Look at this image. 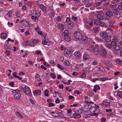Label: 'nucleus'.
<instances>
[{
    "mask_svg": "<svg viewBox=\"0 0 122 122\" xmlns=\"http://www.w3.org/2000/svg\"><path fill=\"white\" fill-rule=\"evenodd\" d=\"M32 11L33 12V14L35 16L33 15L31 16L32 19L35 21H37L38 20V18H39L40 16V12L36 10H33Z\"/></svg>",
    "mask_w": 122,
    "mask_h": 122,
    "instance_id": "obj_1",
    "label": "nucleus"
},
{
    "mask_svg": "<svg viewBox=\"0 0 122 122\" xmlns=\"http://www.w3.org/2000/svg\"><path fill=\"white\" fill-rule=\"evenodd\" d=\"M89 50L90 52L91 53H92V52H94L95 55H97L99 51V49L98 47L95 46V47L94 48L93 46L92 45H90L89 46Z\"/></svg>",
    "mask_w": 122,
    "mask_h": 122,
    "instance_id": "obj_2",
    "label": "nucleus"
},
{
    "mask_svg": "<svg viewBox=\"0 0 122 122\" xmlns=\"http://www.w3.org/2000/svg\"><path fill=\"white\" fill-rule=\"evenodd\" d=\"M74 36L75 38L77 40H79L83 36L82 34L78 31H75L74 33Z\"/></svg>",
    "mask_w": 122,
    "mask_h": 122,
    "instance_id": "obj_3",
    "label": "nucleus"
},
{
    "mask_svg": "<svg viewBox=\"0 0 122 122\" xmlns=\"http://www.w3.org/2000/svg\"><path fill=\"white\" fill-rule=\"evenodd\" d=\"M81 39L79 40L81 44H84L87 43L88 40L87 37L83 36Z\"/></svg>",
    "mask_w": 122,
    "mask_h": 122,
    "instance_id": "obj_4",
    "label": "nucleus"
},
{
    "mask_svg": "<svg viewBox=\"0 0 122 122\" xmlns=\"http://www.w3.org/2000/svg\"><path fill=\"white\" fill-rule=\"evenodd\" d=\"M99 54L101 56L105 57L107 55V52L105 49H102L100 50Z\"/></svg>",
    "mask_w": 122,
    "mask_h": 122,
    "instance_id": "obj_5",
    "label": "nucleus"
},
{
    "mask_svg": "<svg viewBox=\"0 0 122 122\" xmlns=\"http://www.w3.org/2000/svg\"><path fill=\"white\" fill-rule=\"evenodd\" d=\"M72 52L71 49L70 48H68L65 50L64 53L65 55L67 57L69 56V55L72 53Z\"/></svg>",
    "mask_w": 122,
    "mask_h": 122,
    "instance_id": "obj_6",
    "label": "nucleus"
},
{
    "mask_svg": "<svg viewBox=\"0 0 122 122\" xmlns=\"http://www.w3.org/2000/svg\"><path fill=\"white\" fill-rule=\"evenodd\" d=\"M100 37L102 39H104L108 36L107 33L105 31H102L100 33Z\"/></svg>",
    "mask_w": 122,
    "mask_h": 122,
    "instance_id": "obj_7",
    "label": "nucleus"
},
{
    "mask_svg": "<svg viewBox=\"0 0 122 122\" xmlns=\"http://www.w3.org/2000/svg\"><path fill=\"white\" fill-rule=\"evenodd\" d=\"M110 100H104L102 103V106H109L110 105Z\"/></svg>",
    "mask_w": 122,
    "mask_h": 122,
    "instance_id": "obj_8",
    "label": "nucleus"
},
{
    "mask_svg": "<svg viewBox=\"0 0 122 122\" xmlns=\"http://www.w3.org/2000/svg\"><path fill=\"white\" fill-rule=\"evenodd\" d=\"M24 89L25 90H24V92H25L26 94L29 95L30 94L31 92V90L29 87L26 86L25 88Z\"/></svg>",
    "mask_w": 122,
    "mask_h": 122,
    "instance_id": "obj_9",
    "label": "nucleus"
},
{
    "mask_svg": "<svg viewBox=\"0 0 122 122\" xmlns=\"http://www.w3.org/2000/svg\"><path fill=\"white\" fill-rule=\"evenodd\" d=\"M81 55V53L80 52L78 51H76L74 53L75 57L77 59H80Z\"/></svg>",
    "mask_w": 122,
    "mask_h": 122,
    "instance_id": "obj_10",
    "label": "nucleus"
},
{
    "mask_svg": "<svg viewBox=\"0 0 122 122\" xmlns=\"http://www.w3.org/2000/svg\"><path fill=\"white\" fill-rule=\"evenodd\" d=\"M64 38L65 40L67 42L71 40L70 36L69 34H66L64 36Z\"/></svg>",
    "mask_w": 122,
    "mask_h": 122,
    "instance_id": "obj_11",
    "label": "nucleus"
},
{
    "mask_svg": "<svg viewBox=\"0 0 122 122\" xmlns=\"http://www.w3.org/2000/svg\"><path fill=\"white\" fill-rule=\"evenodd\" d=\"M89 110L91 113H95V112H96L95 110H97L96 107L94 106L91 107L90 108ZM96 112H97V111H96Z\"/></svg>",
    "mask_w": 122,
    "mask_h": 122,
    "instance_id": "obj_12",
    "label": "nucleus"
},
{
    "mask_svg": "<svg viewBox=\"0 0 122 122\" xmlns=\"http://www.w3.org/2000/svg\"><path fill=\"white\" fill-rule=\"evenodd\" d=\"M97 67L98 71H100L103 72H105V70L104 69L103 66L101 65L98 66Z\"/></svg>",
    "mask_w": 122,
    "mask_h": 122,
    "instance_id": "obj_13",
    "label": "nucleus"
},
{
    "mask_svg": "<svg viewBox=\"0 0 122 122\" xmlns=\"http://www.w3.org/2000/svg\"><path fill=\"white\" fill-rule=\"evenodd\" d=\"M98 115V113H91L90 114H87L86 116L85 117V118H87L88 117H90V116H97Z\"/></svg>",
    "mask_w": 122,
    "mask_h": 122,
    "instance_id": "obj_14",
    "label": "nucleus"
},
{
    "mask_svg": "<svg viewBox=\"0 0 122 122\" xmlns=\"http://www.w3.org/2000/svg\"><path fill=\"white\" fill-rule=\"evenodd\" d=\"M106 15L107 17H111L113 15L112 12L110 11H108L106 13Z\"/></svg>",
    "mask_w": 122,
    "mask_h": 122,
    "instance_id": "obj_15",
    "label": "nucleus"
},
{
    "mask_svg": "<svg viewBox=\"0 0 122 122\" xmlns=\"http://www.w3.org/2000/svg\"><path fill=\"white\" fill-rule=\"evenodd\" d=\"M89 58V55L86 53H85L83 55V59L84 61H85L88 60Z\"/></svg>",
    "mask_w": 122,
    "mask_h": 122,
    "instance_id": "obj_16",
    "label": "nucleus"
},
{
    "mask_svg": "<svg viewBox=\"0 0 122 122\" xmlns=\"http://www.w3.org/2000/svg\"><path fill=\"white\" fill-rule=\"evenodd\" d=\"M105 38L104 39L106 42H108L111 41V37L110 36L108 35L107 37Z\"/></svg>",
    "mask_w": 122,
    "mask_h": 122,
    "instance_id": "obj_17",
    "label": "nucleus"
},
{
    "mask_svg": "<svg viewBox=\"0 0 122 122\" xmlns=\"http://www.w3.org/2000/svg\"><path fill=\"white\" fill-rule=\"evenodd\" d=\"M7 34L4 32H2L1 34V37L4 39H5L7 37Z\"/></svg>",
    "mask_w": 122,
    "mask_h": 122,
    "instance_id": "obj_18",
    "label": "nucleus"
},
{
    "mask_svg": "<svg viewBox=\"0 0 122 122\" xmlns=\"http://www.w3.org/2000/svg\"><path fill=\"white\" fill-rule=\"evenodd\" d=\"M116 17L118 18L120 17H122V13L120 12H119L115 14Z\"/></svg>",
    "mask_w": 122,
    "mask_h": 122,
    "instance_id": "obj_19",
    "label": "nucleus"
},
{
    "mask_svg": "<svg viewBox=\"0 0 122 122\" xmlns=\"http://www.w3.org/2000/svg\"><path fill=\"white\" fill-rule=\"evenodd\" d=\"M41 90L39 89L35 90L34 91V95H39L41 94Z\"/></svg>",
    "mask_w": 122,
    "mask_h": 122,
    "instance_id": "obj_20",
    "label": "nucleus"
},
{
    "mask_svg": "<svg viewBox=\"0 0 122 122\" xmlns=\"http://www.w3.org/2000/svg\"><path fill=\"white\" fill-rule=\"evenodd\" d=\"M39 7L43 11L45 10L46 9V7L42 4L40 5Z\"/></svg>",
    "mask_w": 122,
    "mask_h": 122,
    "instance_id": "obj_21",
    "label": "nucleus"
},
{
    "mask_svg": "<svg viewBox=\"0 0 122 122\" xmlns=\"http://www.w3.org/2000/svg\"><path fill=\"white\" fill-rule=\"evenodd\" d=\"M100 20H96L94 21V23L96 25H99L101 23Z\"/></svg>",
    "mask_w": 122,
    "mask_h": 122,
    "instance_id": "obj_22",
    "label": "nucleus"
},
{
    "mask_svg": "<svg viewBox=\"0 0 122 122\" xmlns=\"http://www.w3.org/2000/svg\"><path fill=\"white\" fill-rule=\"evenodd\" d=\"M58 116H59L62 118H65L66 117L64 116V114H63L61 112H59V114Z\"/></svg>",
    "mask_w": 122,
    "mask_h": 122,
    "instance_id": "obj_23",
    "label": "nucleus"
},
{
    "mask_svg": "<svg viewBox=\"0 0 122 122\" xmlns=\"http://www.w3.org/2000/svg\"><path fill=\"white\" fill-rule=\"evenodd\" d=\"M55 13L54 12H52L49 14V16L50 18H53L55 16Z\"/></svg>",
    "mask_w": 122,
    "mask_h": 122,
    "instance_id": "obj_24",
    "label": "nucleus"
},
{
    "mask_svg": "<svg viewBox=\"0 0 122 122\" xmlns=\"http://www.w3.org/2000/svg\"><path fill=\"white\" fill-rule=\"evenodd\" d=\"M25 85H23L20 87L19 89L21 91L24 92L25 90L24 89L25 88Z\"/></svg>",
    "mask_w": 122,
    "mask_h": 122,
    "instance_id": "obj_25",
    "label": "nucleus"
},
{
    "mask_svg": "<svg viewBox=\"0 0 122 122\" xmlns=\"http://www.w3.org/2000/svg\"><path fill=\"white\" fill-rule=\"evenodd\" d=\"M73 116L74 117L77 118H80L81 117V115L76 113L74 114Z\"/></svg>",
    "mask_w": 122,
    "mask_h": 122,
    "instance_id": "obj_26",
    "label": "nucleus"
},
{
    "mask_svg": "<svg viewBox=\"0 0 122 122\" xmlns=\"http://www.w3.org/2000/svg\"><path fill=\"white\" fill-rule=\"evenodd\" d=\"M97 18L100 20H102L103 19V16L100 14H97Z\"/></svg>",
    "mask_w": 122,
    "mask_h": 122,
    "instance_id": "obj_27",
    "label": "nucleus"
},
{
    "mask_svg": "<svg viewBox=\"0 0 122 122\" xmlns=\"http://www.w3.org/2000/svg\"><path fill=\"white\" fill-rule=\"evenodd\" d=\"M20 97V95L19 93L16 94L15 96L14 97L16 99H18Z\"/></svg>",
    "mask_w": 122,
    "mask_h": 122,
    "instance_id": "obj_28",
    "label": "nucleus"
},
{
    "mask_svg": "<svg viewBox=\"0 0 122 122\" xmlns=\"http://www.w3.org/2000/svg\"><path fill=\"white\" fill-rule=\"evenodd\" d=\"M113 48L114 50L117 51L121 49V47L117 46V45L113 47Z\"/></svg>",
    "mask_w": 122,
    "mask_h": 122,
    "instance_id": "obj_29",
    "label": "nucleus"
},
{
    "mask_svg": "<svg viewBox=\"0 0 122 122\" xmlns=\"http://www.w3.org/2000/svg\"><path fill=\"white\" fill-rule=\"evenodd\" d=\"M4 47L5 49H8L9 50H10L11 48V47L10 46H9L8 45H5Z\"/></svg>",
    "mask_w": 122,
    "mask_h": 122,
    "instance_id": "obj_30",
    "label": "nucleus"
},
{
    "mask_svg": "<svg viewBox=\"0 0 122 122\" xmlns=\"http://www.w3.org/2000/svg\"><path fill=\"white\" fill-rule=\"evenodd\" d=\"M117 95V96L122 98V92L118 91Z\"/></svg>",
    "mask_w": 122,
    "mask_h": 122,
    "instance_id": "obj_31",
    "label": "nucleus"
},
{
    "mask_svg": "<svg viewBox=\"0 0 122 122\" xmlns=\"http://www.w3.org/2000/svg\"><path fill=\"white\" fill-rule=\"evenodd\" d=\"M116 61L117 64L122 65V60H121L119 59H118L116 60Z\"/></svg>",
    "mask_w": 122,
    "mask_h": 122,
    "instance_id": "obj_32",
    "label": "nucleus"
},
{
    "mask_svg": "<svg viewBox=\"0 0 122 122\" xmlns=\"http://www.w3.org/2000/svg\"><path fill=\"white\" fill-rule=\"evenodd\" d=\"M111 45L112 46H115L117 45V43L116 42L112 41L111 43Z\"/></svg>",
    "mask_w": 122,
    "mask_h": 122,
    "instance_id": "obj_33",
    "label": "nucleus"
},
{
    "mask_svg": "<svg viewBox=\"0 0 122 122\" xmlns=\"http://www.w3.org/2000/svg\"><path fill=\"white\" fill-rule=\"evenodd\" d=\"M59 114V112H54V114H52V115L54 117H58Z\"/></svg>",
    "mask_w": 122,
    "mask_h": 122,
    "instance_id": "obj_34",
    "label": "nucleus"
},
{
    "mask_svg": "<svg viewBox=\"0 0 122 122\" xmlns=\"http://www.w3.org/2000/svg\"><path fill=\"white\" fill-rule=\"evenodd\" d=\"M94 88L96 90H98L100 89V87L98 85H95Z\"/></svg>",
    "mask_w": 122,
    "mask_h": 122,
    "instance_id": "obj_35",
    "label": "nucleus"
},
{
    "mask_svg": "<svg viewBox=\"0 0 122 122\" xmlns=\"http://www.w3.org/2000/svg\"><path fill=\"white\" fill-rule=\"evenodd\" d=\"M113 12L114 14L117 13L119 11L118 10L117 8H116L115 9H112Z\"/></svg>",
    "mask_w": 122,
    "mask_h": 122,
    "instance_id": "obj_36",
    "label": "nucleus"
},
{
    "mask_svg": "<svg viewBox=\"0 0 122 122\" xmlns=\"http://www.w3.org/2000/svg\"><path fill=\"white\" fill-rule=\"evenodd\" d=\"M50 75L52 78L53 79H55L56 78V76L53 73H51L50 74Z\"/></svg>",
    "mask_w": 122,
    "mask_h": 122,
    "instance_id": "obj_37",
    "label": "nucleus"
},
{
    "mask_svg": "<svg viewBox=\"0 0 122 122\" xmlns=\"http://www.w3.org/2000/svg\"><path fill=\"white\" fill-rule=\"evenodd\" d=\"M16 115L18 116V117H20L21 118H23V117L21 115V114L20 113L18 112H15Z\"/></svg>",
    "mask_w": 122,
    "mask_h": 122,
    "instance_id": "obj_38",
    "label": "nucleus"
},
{
    "mask_svg": "<svg viewBox=\"0 0 122 122\" xmlns=\"http://www.w3.org/2000/svg\"><path fill=\"white\" fill-rule=\"evenodd\" d=\"M62 34L64 36L66 35V34H69V32L67 30H65L62 32Z\"/></svg>",
    "mask_w": 122,
    "mask_h": 122,
    "instance_id": "obj_39",
    "label": "nucleus"
},
{
    "mask_svg": "<svg viewBox=\"0 0 122 122\" xmlns=\"http://www.w3.org/2000/svg\"><path fill=\"white\" fill-rule=\"evenodd\" d=\"M117 82H114V85L115 86L114 88L115 90L117 89L118 87V86H117Z\"/></svg>",
    "mask_w": 122,
    "mask_h": 122,
    "instance_id": "obj_40",
    "label": "nucleus"
},
{
    "mask_svg": "<svg viewBox=\"0 0 122 122\" xmlns=\"http://www.w3.org/2000/svg\"><path fill=\"white\" fill-rule=\"evenodd\" d=\"M23 24V25L25 26H29L28 23L26 21H24V22Z\"/></svg>",
    "mask_w": 122,
    "mask_h": 122,
    "instance_id": "obj_41",
    "label": "nucleus"
},
{
    "mask_svg": "<svg viewBox=\"0 0 122 122\" xmlns=\"http://www.w3.org/2000/svg\"><path fill=\"white\" fill-rule=\"evenodd\" d=\"M49 92V91L47 89L45 91V95L46 97L48 96V93Z\"/></svg>",
    "mask_w": 122,
    "mask_h": 122,
    "instance_id": "obj_42",
    "label": "nucleus"
},
{
    "mask_svg": "<svg viewBox=\"0 0 122 122\" xmlns=\"http://www.w3.org/2000/svg\"><path fill=\"white\" fill-rule=\"evenodd\" d=\"M71 18L72 20L75 21L77 20L78 19V17H75L73 16H72Z\"/></svg>",
    "mask_w": 122,
    "mask_h": 122,
    "instance_id": "obj_43",
    "label": "nucleus"
},
{
    "mask_svg": "<svg viewBox=\"0 0 122 122\" xmlns=\"http://www.w3.org/2000/svg\"><path fill=\"white\" fill-rule=\"evenodd\" d=\"M57 66L61 70H63L64 69V68L59 64H58L57 65Z\"/></svg>",
    "mask_w": 122,
    "mask_h": 122,
    "instance_id": "obj_44",
    "label": "nucleus"
},
{
    "mask_svg": "<svg viewBox=\"0 0 122 122\" xmlns=\"http://www.w3.org/2000/svg\"><path fill=\"white\" fill-rule=\"evenodd\" d=\"M106 65L109 67H111L112 66V64L111 63L107 62L106 63Z\"/></svg>",
    "mask_w": 122,
    "mask_h": 122,
    "instance_id": "obj_45",
    "label": "nucleus"
},
{
    "mask_svg": "<svg viewBox=\"0 0 122 122\" xmlns=\"http://www.w3.org/2000/svg\"><path fill=\"white\" fill-rule=\"evenodd\" d=\"M98 64V62L97 60H94L92 62V64L94 66Z\"/></svg>",
    "mask_w": 122,
    "mask_h": 122,
    "instance_id": "obj_46",
    "label": "nucleus"
},
{
    "mask_svg": "<svg viewBox=\"0 0 122 122\" xmlns=\"http://www.w3.org/2000/svg\"><path fill=\"white\" fill-rule=\"evenodd\" d=\"M12 10H10L7 13V15L9 16L10 17L12 13Z\"/></svg>",
    "mask_w": 122,
    "mask_h": 122,
    "instance_id": "obj_47",
    "label": "nucleus"
},
{
    "mask_svg": "<svg viewBox=\"0 0 122 122\" xmlns=\"http://www.w3.org/2000/svg\"><path fill=\"white\" fill-rule=\"evenodd\" d=\"M9 85L12 87H13L15 85V84L13 82H11L9 83Z\"/></svg>",
    "mask_w": 122,
    "mask_h": 122,
    "instance_id": "obj_48",
    "label": "nucleus"
},
{
    "mask_svg": "<svg viewBox=\"0 0 122 122\" xmlns=\"http://www.w3.org/2000/svg\"><path fill=\"white\" fill-rule=\"evenodd\" d=\"M49 63L50 64H51L52 65L54 66L55 65L54 61L52 60H50L49 61Z\"/></svg>",
    "mask_w": 122,
    "mask_h": 122,
    "instance_id": "obj_49",
    "label": "nucleus"
},
{
    "mask_svg": "<svg viewBox=\"0 0 122 122\" xmlns=\"http://www.w3.org/2000/svg\"><path fill=\"white\" fill-rule=\"evenodd\" d=\"M100 26H102L105 27L106 26V25L105 23H104L103 22H101L100 24L99 25Z\"/></svg>",
    "mask_w": 122,
    "mask_h": 122,
    "instance_id": "obj_50",
    "label": "nucleus"
},
{
    "mask_svg": "<svg viewBox=\"0 0 122 122\" xmlns=\"http://www.w3.org/2000/svg\"><path fill=\"white\" fill-rule=\"evenodd\" d=\"M64 64L67 66H68L70 64L69 62L67 61H66L64 62Z\"/></svg>",
    "mask_w": 122,
    "mask_h": 122,
    "instance_id": "obj_51",
    "label": "nucleus"
},
{
    "mask_svg": "<svg viewBox=\"0 0 122 122\" xmlns=\"http://www.w3.org/2000/svg\"><path fill=\"white\" fill-rule=\"evenodd\" d=\"M94 31L95 33H96L97 31H99V28L98 27L94 29Z\"/></svg>",
    "mask_w": 122,
    "mask_h": 122,
    "instance_id": "obj_52",
    "label": "nucleus"
},
{
    "mask_svg": "<svg viewBox=\"0 0 122 122\" xmlns=\"http://www.w3.org/2000/svg\"><path fill=\"white\" fill-rule=\"evenodd\" d=\"M86 73H83L82 74V75L80 76L82 78H84L86 76Z\"/></svg>",
    "mask_w": 122,
    "mask_h": 122,
    "instance_id": "obj_53",
    "label": "nucleus"
},
{
    "mask_svg": "<svg viewBox=\"0 0 122 122\" xmlns=\"http://www.w3.org/2000/svg\"><path fill=\"white\" fill-rule=\"evenodd\" d=\"M92 5V3H88L86 5V7H89Z\"/></svg>",
    "mask_w": 122,
    "mask_h": 122,
    "instance_id": "obj_54",
    "label": "nucleus"
},
{
    "mask_svg": "<svg viewBox=\"0 0 122 122\" xmlns=\"http://www.w3.org/2000/svg\"><path fill=\"white\" fill-rule=\"evenodd\" d=\"M85 27L86 28L88 29H91V27L90 26H89L88 25L85 24Z\"/></svg>",
    "mask_w": 122,
    "mask_h": 122,
    "instance_id": "obj_55",
    "label": "nucleus"
},
{
    "mask_svg": "<svg viewBox=\"0 0 122 122\" xmlns=\"http://www.w3.org/2000/svg\"><path fill=\"white\" fill-rule=\"evenodd\" d=\"M12 92L13 93H15L16 92H20V91L19 90H15L12 91Z\"/></svg>",
    "mask_w": 122,
    "mask_h": 122,
    "instance_id": "obj_56",
    "label": "nucleus"
},
{
    "mask_svg": "<svg viewBox=\"0 0 122 122\" xmlns=\"http://www.w3.org/2000/svg\"><path fill=\"white\" fill-rule=\"evenodd\" d=\"M102 2L101 1H100L99 2L97 3H95V5H97V6H98L100 5L102 3Z\"/></svg>",
    "mask_w": 122,
    "mask_h": 122,
    "instance_id": "obj_57",
    "label": "nucleus"
},
{
    "mask_svg": "<svg viewBox=\"0 0 122 122\" xmlns=\"http://www.w3.org/2000/svg\"><path fill=\"white\" fill-rule=\"evenodd\" d=\"M74 23L71 22V24L70 26H69V27H70V28L72 29L73 27H74Z\"/></svg>",
    "mask_w": 122,
    "mask_h": 122,
    "instance_id": "obj_58",
    "label": "nucleus"
},
{
    "mask_svg": "<svg viewBox=\"0 0 122 122\" xmlns=\"http://www.w3.org/2000/svg\"><path fill=\"white\" fill-rule=\"evenodd\" d=\"M71 21L70 18L69 17H67L66 18V22H69L70 21Z\"/></svg>",
    "mask_w": 122,
    "mask_h": 122,
    "instance_id": "obj_59",
    "label": "nucleus"
},
{
    "mask_svg": "<svg viewBox=\"0 0 122 122\" xmlns=\"http://www.w3.org/2000/svg\"><path fill=\"white\" fill-rule=\"evenodd\" d=\"M36 54L38 55H39V54H40L41 55H42L41 51H36Z\"/></svg>",
    "mask_w": 122,
    "mask_h": 122,
    "instance_id": "obj_60",
    "label": "nucleus"
},
{
    "mask_svg": "<svg viewBox=\"0 0 122 122\" xmlns=\"http://www.w3.org/2000/svg\"><path fill=\"white\" fill-rule=\"evenodd\" d=\"M104 117H102L101 119V120L102 122H105L106 121V119L105 118H104Z\"/></svg>",
    "mask_w": 122,
    "mask_h": 122,
    "instance_id": "obj_61",
    "label": "nucleus"
},
{
    "mask_svg": "<svg viewBox=\"0 0 122 122\" xmlns=\"http://www.w3.org/2000/svg\"><path fill=\"white\" fill-rule=\"evenodd\" d=\"M17 74V72H14L13 74V76H14L15 77V78H16V77L18 76L16 75Z\"/></svg>",
    "mask_w": 122,
    "mask_h": 122,
    "instance_id": "obj_62",
    "label": "nucleus"
},
{
    "mask_svg": "<svg viewBox=\"0 0 122 122\" xmlns=\"http://www.w3.org/2000/svg\"><path fill=\"white\" fill-rule=\"evenodd\" d=\"M106 47L109 49H111L112 48V46L111 44H107L106 46Z\"/></svg>",
    "mask_w": 122,
    "mask_h": 122,
    "instance_id": "obj_63",
    "label": "nucleus"
},
{
    "mask_svg": "<svg viewBox=\"0 0 122 122\" xmlns=\"http://www.w3.org/2000/svg\"><path fill=\"white\" fill-rule=\"evenodd\" d=\"M40 77V76L38 74H36V75L35 76V78L36 79H37L38 78H39Z\"/></svg>",
    "mask_w": 122,
    "mask_h": 122,
    "instance_id": "obj_64",
    "label": "nucleus"
}]
</instances>
